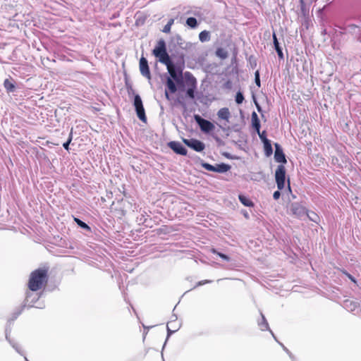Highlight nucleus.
<instances>
[{
  "label": "nucleus",
  "mask_w": 361,
  "mask_h": 361,
  "mask_svg": "<svg viewBox=\"0 0 361 361\" xmlns=\"http://www.w3.org/2000/svg\"><path fill=\"white\" fill-rule=\"evenodd\" d=\"M173 22H174V20L171 18V19H170V20L168 21V23H167L166 24L169 25H170V27H171V26H172V25L173 24Z\"/></svg>",
  "instance_id": "nucleus-46"
},
{
  "label": "nucleus",
  "mask_w": 361,
  "mask_h": 361,
  "mask_svg": "<svg viewBox=\"0 0 361 361\" xmlns=\"http://www.w3.org/2000/svg\"><path fill=\"white\" fill-rule=\"evenodd\" d=\"M244 99H245V98H244L243 94L240 91H238L235 94V102L238 104H240L243 103Z\"/></svg>",
  "instance_id": "nucleus-33"
},
{
  "label": "nucleus",
  "mask_w": 361,
  "mask_h": 361,
  "mask_svg": "<svg viewBox=\"0 0 361 361\" xmlns=\"http://www.w3.org/2000/svg\"><path fill=\"white\" fill-rule=\"evenodd\" d=\"M275 180L279 190H283L286 182V168L283 164L279 165L275 172Z\"/></svg>",
  "instance_id": "nucleus-3"
},
{
  "label": "nucleus",
  "mask_w": 361,
  "mask_h": 361,
  "mask_svg": "<svg viewBox=\"0 0 361 361\" xmlns=\"http://www.w3.org/2000/svg\"><path fill=\"white\" fill-rule=\"evenodd\" d=\"M288 181L289 182V180H288ZM288 190L290 192H291V188H290V184L288 183Z\"/></svg>",
  "instance_id": "nucleus-52"
},
{
  "label": "nucleus",
  "mask_w": 361,
  "mask_h": 361,
  "mask_svg": "<svg viewBox=\"0 0 361 361\" xmlns=\"http://www.w3.org/2000/svg\"><path fill=\"white\" fill-rule=\"evenodd\" d=\"M238 199L240 202L245 207H254V203L252 200H250L248 197L243 195H239Z\"/></svg>",
  "instance_id": "nucleus-23"
},
{
  "label": "nucleus",
  "mask_w": 361,
  "mask_h": 361,
  "mask_svg": "<svg viewBox=\"0 0 361 361\" xmlns=\"http://www.w3.org/2000/svg\"><path fill=\"white\" fill-rule=\"evenodd\" d=\"M280 190L278 189V190L275 191L273 194V197L274 200H278L279 199L280 196H281V192L279 191Z\"/></svg>",
  "instance_id": "nucleus-43"
},
{
  "label": "nucleus",
  "mask_w": 361,
  "mask_h": 361,
  "mask_svg": "<svg viewBox=\"0 0 361 361\" xmlns=\"http://www.w3.org/2000/svg\"><path fill=\"white\" fill-rule=\"evenodd\" d=\"M201 166L206 170L209 171H213L214 172V166L210 164H208V163H206V162H202L201 164Z\"/></svg>",
  "instance_id": "nucleus-38"
},
{
  "label": "nucleus",
  "mask_w": 361,
  "mask_h": 361,
  "mask_svg": "<svg viewBox=\"0 0 361 361\" xmlns=\"http://www.w3.org/2000/svg\"><path fill=\"white\" fill-rule=\"evenodd\" d=\"M35 307L37 308H43L44 306L43 305H37Z\"/></svg>",
  "instance_id": "nucleus-51"
},
{
  "label": "nucleus",
  "mask_w": 361,
  "mask_h": 361,
  "mask_svg": "<svg viewBox=\"0 0 361 361\" xmlns=\"http://www.w3.org/2000/svg\"><path fill=\"white\" fill-rule=\"evenodd\" d=\"M260 315H261V319L258 320V322H257L259 327L260 328V329L262 331L269 330L270 331V333L271 334V335L273 336V337L274 338V339L276 340V338L275 337L273 331L271 330H270V329H269V324L267 322V319L265 318L264 315L263 314V313L262 312H260Z\"/></svg>",
  "instance_id": "nucleus-14"
},
{
  "label": "nucleus",
  "mask_w": 361,
  "mask_h": 361,
  "mask_svg": "<svg viewBox=\"0 0 361 361\" xmlns=\"http://www.w3.org/2000/svg\"><path fill=\"white\" fill-rule=\"evenodd\" d=\"M167 71L170 74V78L178 85L183 84V70L180 67L173 63L167 67Z\"/></svg>",
  "instance_id": "nucleus-2"
},
{
  "label": "nucleus",
  "mask_w": 361,
  "mask_h": 361,
  "mask_svg": "<svg viewBox=\"0 0 361 361\" xmlns=\"http://www.w3.org/2000/svg\"><path fill=\"white\" fill-rule=\"evenodd\" d=\"M47 282V271L38 269L30 274L28 287L32 291H37L42 288Z\"/></svg>",
  "instance_id": "nucleus-1"
},
{
  "label": "nucleus",
  "mask_w": 361,
  "mask_h": 361,
  "mask_svg": "<svg viewBox=\"0 0 361 361\" xmlns=\"http://www.w3.org/2000/svg\"><path fill=\"white\" fill-rule=\"evenodd\" d=\"M216 55L221 59H226L227 57V53L223 49L219 48L216 51Z\"/></svg>",
  "instance_id": "nucleus-36"
},
{
  "label": "nucleus",
  "mask_w": 361,
  "mask_h": 361,
  "mask_svg": "<svg viewBox=\"0 0 361 361\" xmlns=\"http://www.w3.org/2000/svg\"><path fill=\"white\" fill-rule=\"evenodd\" d=\"M231 166L229 164L221 163L214 166V172L226 173L231 169Z\"/></svg>",
  "instance_id": "nucleus-18"
},
{
  "label": "nucleus",
  "mask_w": 361,
  "mask_h": 361,
  "mask_svg": "<svg viewBox=\"0 0 361 361\" xmlns=\"http://www.w3.org/2000/svg\"><path fill=\"white\" fill-rule=\"evenodd\" d=\"M253 99H254V102H255V104L256 106V108H257L258 112L262 113V107L259 104V103L257 102V101L256 100V99L254 96H253Z\"/></svg>",
  "instance_id": "nucleus-41"
},
{
  "label": "nucleus",
  "mask_w": 361,
  "mask_h": 361,
  "mask_svg": "<svg viewBox=\"0 0 361 361\" xmlns=\"http://www.w3.org/2000/svg\"><path fill=\"white\" fill-rule=\"evenodd\" d=\"M185 24L188 27L192 29L197 27L198 25L197 19L194 17L188 18Z\"/></svg>",
  "instance_id": "nucleus-27"
},
{
  "label": "nucleus",
  "mask_w": 361,
  "mask_h": 361,
  "mask_svg": "<svg viewBox=\"0 0 361 361\" xmlns=\"http://www.w3.org/2000/svg\"><path fill=\"white\" fill-rule=\"evenodd\" d=\"M211 251L212 253L216 254L218 256H219L222 259L227 261V262L230 261V257L228 255L218 252L216 249L212 248Z\"/></svg>",
  "instance_id": "nucleus-32"
},
{
  "label": "nucleus",
  "mask_w": 361,
  "mask_h": 361,
  "mask_svg": "<svg viewBox=\"0 0 361 361\" xmlns=\"http://www.w3.org/2000/svg\"><path fill=\"white\" fill-rule=\"evenodd\" d=\"M264 144V154L267 157H270L273 153L271 141L266 142Z\"/></svg>",
  "instance_id": "nucleus-26"
},
{
  "label": "nucleus",
  "mask_w": 361,
  "mask_h": 361,
  "mask_svg": "<svg viewBox=\"0 0 361 361\" xmlns=\"http://www.w3.org/2000/svg\"><path fill=\"white\" fill-rule=\"evenodd\" d=\"M172 319H173V320H171V321L169 323V324H171V325L172 324V322H173V321H176V320L177 319V317H176V315L173 314V315L172 316Z\"/></svg>",
  "instance_id": "nucleus-48"
},
{
  "label": "nucleus",
  "mask_w": 361,
  "mask_h": 361,
  "mask_svg": "<svg viewBox=\"0 0 361 361\" xmlns=\"http://www.w3.org/2000/svg\"><path fill=\"white\" fill-rule=\"evenodd\" d=\"M344 307L350 312H353L357 307V303L350 300H345L343 303Z\"/></svg>",
  "instance_id": "nucleus-29"
},
{
  "label": "nucleus",
  "mask_w": 361,
  "mask_h": 361,
  "mask_svg": "<svg viewBox=\"0 0 361 361\" xmlns=\"http://www.w3.org/2000/svg\"><path fill=\"white\" fill-rule=\"evenodd\" d=\"M212 283V281H210V280L200 281L197 283L196 286H200L204 285L206 283Z\"/></svg>",
  "instance_id": "nucleus-42"
},
{
  "label": "nucleus",
  "mask_w": 361,
  "mask_h": 361,
  "mask_svg": "<svg viewBox=\"0 0 361 361\" xmlns=\"http://www.w3.org/2000/svg\"><path fill=\"white\" fill-rule=\"evenodd\" d=\"M4 85L8 92H13L16 90L14 84L8 79L4 80Z\"/></svg>",
  "instance_id": "nucleus-25"
},
{
  "label": "nucleus",
  "mask_w": 361,
  "mask_h": 361,
  "mask_svg": "<svg viewBox=\"0 0 361 361\" xmlns=\"http://www.w3.org/2000/svg\"><path fill=\"white\" fill-rule=\"evenodd\" d=\"M171 27H170V25H169L166 24V25L164 27V28H163V30H162V32H165V33H169V32H170V30H171Z\"/></svg>",
  "instance_id": "nucleus-44"
},
{
  "label": "nucleus",
  "mask_w": 361,
  "mask_h": 361,
  "mask_svg": "<svg viewBox=\"0 0 361 361\" xmlns=\"http://www.w3.org/2000/svg\"><path fill=\"white\" fill-rule=\"evenodd\" d=\"M133 105L137 114V117L143 122H145L147 117L145 115V109L143 106L142 101L139 94H135L134 97Z\"/></svg>",
  "instance_id": "nucleus-4"
},
{
  "label": "nucleus",
  "mask_w": 361,
  "mask_h": 361,
  "mask_svg": "<svg viewBox=\"0 0 361 361\" xmlns=\"http://www.w3.org/2000/svg\"><path fill=\"white\" fill-rule=\"evenodd\" d=\"M199 39L201 42H206L210 40V33L209 31L203 30L199 34Z\"/></svg>",
  "instance_id": "nucleus-24"
},
{
  "label": "nucleus",
  "mask_w": 361,
  "mask_h": 361,
  "mask_svg": "<svg viewBox=\"0 0 361 361\" xmlns=\"http://www.w3.org/2000/svg\"><path fill=\"white\" fill-rule=\"evenodd\" d=\"M169 325H170L169 324H167V326H166V328H167V337H166V339L165 343L164 344L163 348L165 347V345L166 344V342H167L169 338L170 337V336L172 334H173L174 332H176L178 329V327H177L176 329L171 330L170 329V327H169Z\"/></svg>",
  "instance_id": "nucleus-34"
},
{
  "label": "nucleus",
  "mask_w": 361,
  "mask_h": 361,
  "mask_svg": "<svg viewBox=\"0 0 361 361\" xmlns=\"http://www.w3.org/2000/svg\"><path fill=\"white\" fill-rule=\"evenodd\" d=\"M194 118L202 132L208 133L214 129V125L212 122L202 118L200 115L195 114Z\"/></svg>",
  "instance_id": "nucleus-5"
},
{
  "label": "nucleus",
  "mask_w": 361,
  "mask_h": 361,
  "mask_svg": "<svg viewBox=\"0 0 361 361\" xmlns=\"http://www.w3.org/2000/svg\"><path fill=\"white\" fill-rule=\"evenodd\" d=\"M280 345L282 346L283 349L287 353V354L289 355V357L292 359L293 361H295V357L292 355V353L288 350V349L285 347L282 343H280Z\"/></svg>",
  "instance_id": "nucleus-40"
},
{
  "label": "nucleus",
  "mask_w": 361,
  "mask_h": 361,
  "mask_svg": "<svg viewBox=\"0 0 361 361\" xmlns=\"http://www.w3.org/2000/svg\"><path fill=\"white\" fill-rule=\"evenodd\" d=\"M308 219L314 222V223H318L320 220V218L319 216L314 212H306V214H305Z\"/></svg>",
  "instance_id": "nucleus-28"
},
{
  "label": "nucleus",
  "mask_w": 361,
  "mask_h": 361,
  "mask_svg": "<svg viewBox=\"0 0 361 361\" xmlns=\"http://www.w3.org/2000/svg\"><path fill=\"white\" fill-rule=\"evenodd\" d=\"M219 118L228 121L231 114L229 109L226 107L220 109L217 112Z\"/></svg>",
  "instance_id": "nucleus-19"
},
{
  "label": "nucleus",
  "mask_w": 361,
  "mask_h": 361,
  "mask_svg": "<svg viewBox=\"0 0 361 361\" xmlns=\"http://www.w3.org/2000/svg\"><path fill=\"white\" fill-rule=\"evenodd\" d=\"M243 214H244V216H245V218H247V219H248V218H249V215H248V214H247V212H245V213H243Z\"/></svg>",
  "instance_id": "nucleus-49"
},
{
  "label": "nucleus",
  "mask_w": 361,
  "mask_h": 361,
  "mask_svg": "<svg viewBox=\"0 0 361 361\" xmlns=\"http://www.w3.org/2000/svg\"><path fill=\"white\" fill-rule=\"evenodd\" d=\"M290 210L293 215L297 218H302L306 214V209L298 202H293L291 204Z\"/></svg>",
  "instance_id": "nucleus-7"
},
{
  "label": "nucleus",
  "mask_w": 361,
  "mask_h": 361,
  "mask_svg": "<svg viewBox=\"0 0 361 361\" xmlns=\"http://www.w3.org/2000/svg\"><path fill=\"white\" fill-rule=\"evenodd\" d=\"M255 82L256 85H257L259 87L261 86L260 78H259V71H257L255 73Z\"/></svg>",
  "instance_id": "nucleus-39"
},
{
  "label": "nucleus",
  "mask_w": 361,
  "mask_h": 361,
  "mask_svg": "<svg viewBox=\"0 0 361 361\" xmlns=\"http://www.w3.org/2000/svg\"><path fill=\"white\" fill-rule=\"evenodd\" d=\"M343 273H344V274L348 276V278L349 279H350L352 281H353L354 283H355V282H356L355 279V278H354L351 274H348V272H346V271H343Z\"/></svg>",
  "instance_id": "nucleus-45"
},
{
  "label": "nucleus",
  "mask_w": 361,
  "mask_h": 361,
  "mask_svg": "<svg viewBox=\"0 0 361 361\" xmlns=\"http://www.w3.org/2000/svg\"><path fill=\"white\" fill-rule=\"evenodd\" d=\"M273 42H274V49H275L276 51L277 52L279 58L281 59H283V54L282 51V49L279 45V42L278 41V39L276 37L275 32L273 33Z\"/></svg>",
  "instance_id": "nucleus-17"
},
{
  "label": "nucleus",
  "mask_w": 361,
  "mask_h": 361,
  "mask_svg": "<svg viewBox=\"0 0 361 361\" xmlns=\"http://www.w3.org/2000/svg\"><path fill=\"white\" fill-rule=\"evenodd\" d=\"M169 147L176 154L185 156L187 154V149L179 142L171 141L169 143Z\"/></svg>",
  "instance_id": "nucleus-10"
},
{
  "label": "nucleus",
  "mask_w": 361,
  "mask_h": 361,
  "mask_svg": "<svg viewBox=\"0 0 361 361\" xmlns=\"http://www.w3.org/2000/svg\"><path fill=\"white\" fill-rule=\"evenodd\" d=\"M251 122L252 128L256 130L257 133H259V130H260V121L258 118V116L255 111H253L251 115Z\"/></svg>",
  "instance_id": "nucleus-16"
},
{
  "label": "nucleus",
  "mask_w": 361,
  "mask_h": 361,
  "mask_svg": "<svg viewBox=\"0 0 361 361\" xmlns=\"http://www.w3.org/2000/svg\"><path fill=\"white\" fill-rule=\"evenodd\" d=\"M157 58L161 63L166 65V68L173 63L167 52Z\"/></svg>",
  "instance_id": "nucleus-20"
},
{
  "label": "nucleus",
  "mask_w": 361,
  "mask_h": 361,
  "mask_svg": "<svg viewBox=\"0 0 361 361\" xmlns=\"http://www.w3.org/2000/svg\"><path fill=\"white\" fill-rule=\"evenodd\" d=\"M73 139L72 131L70 133L68 140L63 144V147L65 149L69 150V145Z\"/></svg>",
  "instance_id": "nucleus-37"
},
{
  "label": "nucleus",
  "mask_w": 361,
  "mask_h": 361,
  "mask_svg": "<svg viewBox=\"0 0 361 361\" xmlns=\"http://www.w3.org/2000/svg\"><path fill=\"white\" fill-rule=\"evenodd\" d=\"M224 156L226 157L227 158H230V155L228 153H225Z\"/></svg>",
  "instance_id": "nucleus-50"
},
{
  "label": "nucleus",
  "mask_w": 361,
  "mask_h": 361,
  "mask_svg": "<svg viewBox=\"0 0 361 361\" xmlns=\"http://www.w3.org/2000/svg\"><path fill=\"white\" fill-rule=\"evenodd\" d=\"M275 147V153H274V159L276 161L279 163L286 164L287 162L285 154L283 153V149L281 146L276 142L274 143Z\"/></svg>",
  "instance_id": "nucleus-11"
},
{
  "label": "nucleus",
  "mask_w": 361,
  "mask_h": 361,
  "mask_svg": "<svg viewBox=\"0 0 361 361\" xmlns=\"http://www.w3.org/2000/svg\"><path fill=\"white\" fill-rule=\"evenodd\" d=\"M74 221L75 223L80 226V228L87 230L90 231L91 230L90 227L85 222H83L82 220L79 219L78 218H74Z\"/></svg>",
  "instance_id": "nucleus-31"
},
{
  "label": "nucleus",
  "mask_w": 361,
  "mask_h": 361,
  "mask_svg": "<svg viewBox=\"0 0 361 361\" xmlns=\"http://www.w3.org/2000/svg\"><path fill=\"white\" fill-rule=\"evenodd\" d=\"M39 300V296L33 293H27L23 305L20 307V310L16 313L17 317L25 307H32L35 306V303Z\"/></svg>",
  "instance_id": "nucleus-8"
},
{
  "label": "nucleus",
  "mask_w": 361,
  "mask_h": 361,
  "mask_svg": "<svg viewBox=\"0 0 361 361\" xmlns=\"http://www.w3.org/2000/svg\"><path fill=\"white\" fill-rule=\"evenodd\" d=\"M183 141L188 147L197 152L203 151L205 148L204 143L196 139H183Z\"/></svg>",
  "instance_id": "nucleus-6"
},
{
  "label": "nucleus",
  "mask_w": 361,
  "mask_h": 361,
  "mask_svg": "<svg viewBox=\"0 0 361 361\" xmlns=\"http://www.w3.org/2000/svg\"><path fill=\"white\" fill-rule=\"evenodd\" d=\"M257 134L259 135V137L263 143L269 141V140L267 137V133L265 130L260 132V130H259V133H257Z\"/></svg>",
  "instance_id": "nucleus-35"
},
{
  "label": "nucleus",
  "mask_w": 361,
  "mask_h": 361,
  "mask_svg": "<svg viewBox=\"0 0 361 361\" xmlns=\"http://www.w3.org/2000/svg\"><path fill=\"white\" fill-rule=\"evenodd\" d=\"M166 52L165 41L164 39H160L153 50V54L157 58Z\"/></svg>",
  "instance_id": "nucleus-13"
},
{
  "label": "nucleus",
  "mask_w": 361,
  "mask_h": 361,
  "mask_svg": "<svg viewBox=\"0 0 361 361\" xmlns=\"http://www.w3.org/2000/svg\"><path fill=\"white\" fill-rule=\"evenodd\" d=\"M139 65L141 75L148 80H151V73L147 60L145 57L142 56L140 59Z\"/></svg>",
  "instance_id": "nucleus-9"
},
{
  "label": "nucleus",
  "mask_w": 361,
  "mask_h": 361,
  "mask_svg": "<svg viewBox=\"0 0 361 361\" xmlns=\"http://www.w3.org/2000/svg\"><path fill=\"white\" fill-rule=\"evenodd\" d=\"M6 339L8 341V343L11 345V346L16 350V351L21 355H23L25 361H29L27 358L25 356L23 351L21 350L20 346L16 343L14 341L11 340L9 336L8 332L6 333Z\"/></svg>",
  "instance_id": "nucleus-15"
},
{
  "label": "nucleus",
  "mask_w": 361,
  "mask_h": 361,
  "mask_svg": "<svg viewBox=\"0 0 361 361\" xmlns=\"http://www.w3.org/2000/svg\"><path fill=\"white\" fill-rule=\"evenodd\" d=\"M165 97H166V98L168 100H170V99H171V97H170L169 94V92H168V91H167V90H166V91H165Z\"/></svg>",
  "instance_id": "nucleus-47"
},
{
  "label": "nucleus",
  "mask_w": 361,
  "mask_h": 361,
  "mask_svg": "<svg viewBox=\"0 0 361 361\" xmlns=\"http://www.w3.org/2000/svg\"><path fill=\"white\" fill-rule=\"evenodd\" d=\"M166 85L168 88V90L171 93L173 94L177 91L176 83L174 82V80L171 79L170 77H167Z\"/></svg>",
  "instance_id": "nucleus-22"
},
{
  "label": "nucleus",
  "mask_w": 361,
  "mask_h": 361,
  "mask_svg": "<svg viewBox=\"0 0 361 361\" xmlns=\"http://www.w3.org/2000/svg\"><path fill=\"white\" fill-rule=\"evenodd\" d=\"M184 76L188 87L197 85V80L191 73L185 72Z\"/></svg>",
  "instance_id": "nucleus-21"
},
{
  "label": "nucleus",
  "mask_w": 361,
  "mask_h": 361,
  "mask_svg": "<svg viewBox=\"0 0 361 361\" xmlns=\"http://www.w3.org/2000/svg\"><path fill=\"white\" fill-rule=\"evenodd\" d=\"M346 30L355 35L361 41V22H359L358 24H349L346 27Z\"/></svg>",
  "instance_id": "nucleus-12"
},
{
  "label": "nucleus",
  "mask_w": 361,
  "mask_h": 361,
  "mask_svg": "<svg viewBox=\"0 0 361 361\" xmlns=\"http://www.w3.org/2000/svg\"><path fill=\"white\" fill-rule=\"evenodd\" d=\"M196 87H197V85H192V86H190L188 87L187 90H186V95L192 99H195V90H196Z\"/></svg>",
  "instance_id": "nucleus-30"
}]
</instances>
